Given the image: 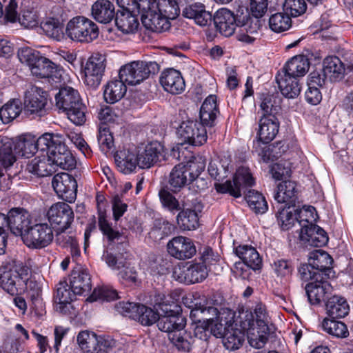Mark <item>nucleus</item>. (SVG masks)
<instances>
[{
  "instance_id": "obj_1",
  "label": "nucleus",
  "mask_w": 353,
  "mask_h": 353,
  "mask_svg": "<svg viewBox=\"0 0 353 353\" xmlns=\"http://www.w3.org/2000/svg\"><path fill=\"white\" fill-rule=\"evenodd\" d=\"M213 20L216 29L225 37L232 36L238 27L239 41L251 43L255 40L254 34H257L258 24L253 21L246 8H239L235 14L227 8H221L215 12Z\"/></svg>"
},
{
  "instance_id": "obj_2",
  "label": "nucleus",
  "mask_w": 353,
  "mask_h": 353,
  "mask_svg": "<svg viewBox=\"0 0 353 353\" xmlns=\"http://www.w3.org/2000/svg\"><path fill=\"white\" fill-rule=\"evenodd\" d=\"M55 105L76 125L85 123L87 108L77 90L70 86L61 88L55 94Z\"/></svg>"
},
{
  "instance_id": "obj_3",
  "label": "nucleus",
  "mask_w": 353,
  "mask_h": 353,
  "mask_svg": "<svg viewBox=\"0 0 353 353\" xmlns=\"http://www.w3.org/2000/svg\"><path fill=\"white\" fill-rule=\"evenodd\" d=\"M39 144L49 156V161L53 163L56 172L57 168L63 170H72L75 168L76 161L64 143L63 137L59 134L45 133L39 141Z\"/></svg>"
},
{
  "instance_id": "obj_4",
  "label": "nucleus",
  "mask_w": 353,
  "mask_h": 353,
  "mask_svg": "<svg viewBox=\"0 0 353 353\" xmlns=\"http://www.w3.org/2000/svg\"><path fill=\"white\" fill-rule=\"evenodd\" d=\"M205 163L202 158L190 160L185 164L179 163L171 170L168 183L173 192H178L188 183L196 180L204 170Z\"/></svg>"
},
{
  "instance_id": "obj_5",
  "label": "nucleus",
  "mask_w": 353,
  "mask_h": 353,
  "mask_svg": "<svg viewBox=\"0 0 353 353\" xmlns=\"http://www.w3.org/2000/svg\"><path fill=\"white\" fill-rule=\"evenodd\" d=\"M99 34L97 24L83 16L73 17L65 28V35L76 42L90 43L99 37Z\"/></svg>"
},
{
  "instance_id": "obj_6",
  "label": "nucleus",
  "mask_w": 353,
  "mask_h": 353,
  "mask_svg": "<svg viewBox=\"0 0 353 353\" xmlns=\"http://www.w3.org/2000/svg\"><path fill=\"white\" fill-rule=\"evenodd\" d=\"M159 70V66L155 61H132L121 68L119 77L125 83L135 85L148 79L150 74H156Z\"/></svg>"
},
{
  "instance_id": "obj_7",
  "label": "nucleus",
  "mask_w": 353,
  "mask_h": 353,
  "mask_svg": "<svg viewBox=\"0 0 353 353\" xmlns=\"http://www.w3.org/2000/svg\"><path fill=\"white\" fill-rule=\"evenodd\" d=\"M32 218L28 210L23 208H11L6 215L0 213V223L6 225L15 236L23 239L25 233L30 229L32 223Z\"/></svg>"
},
{
  "instance_id": "obj_8",
  "label": "nucleus",
  "mask_w": 353,
  "mask_h": 353,
  "mask_svg": "<svg viewBox=\"0 0 353 353\" xmlns=\"http://www.w3.org/2000/svg\"><path fill=\"white\" fill-rule=\"evenodd\" d=\"M254 184V179L248 168H239L234 175L233 181H227L222 184H215L217 192L229 193L230 195L239 198L241 192H245L248 188Z\"/></svg>"
},
{
  "instance_id": "obj_9",
  "label": "nucleus",
  "mask_w": 353,
  "mask_h": 353,
  "mask_svg": "<svg viewBox=\"0 0 353 353\" xmlns=\"http://www.w3.org/2000/svg\"><path fill=\"white\" fill-rule=\"evenodd\" d=\"M54 238L52 228L47 223H32L22 239L30 248L41 249L51 243Z\"/></svg>"
},
{
  "instance_id": "obj_10",
  "label": "nucleus",
  "mask_w": 353,
  "mask_h": 353,
  "mask_svg": "<svg viewBox=\"0 0 353 353\" xmlns=\"http://www.w3.org/2000/svg\"><path fill=\"white\" fill-rule=\"evenodd\" d=\"M105 57L99 53L93 54L83 67L84 83L92 88H97L101 82L105 68Z\"/></svg>"
},
{
  "instance_id": "obj_11",
  "label": "nucleus",
  "mask_w": 353,
  "mask_h": 353,
  "mask_svg": "<svg viewBox=\"0 0 353 353\" xmlns=\"http://www.w3.org/2000/svg\"><path fill=\"white\" fill-rule=\"evenodd\" d=\"M204 125L196 121H183L178 130V134L183 141L181 144L184 142L198 146L205 143L207 132Z\"/></svg>"
},
{
  "instance_id": "obj_12",
  "label": "nucleus",
  "mask_w": 353,
  "mask_h": 353,
  "mask_svg": "<svg viewBox=\"0 0 353 353\" xmlns=\"http://www.w3.org/2000/svg\"><path fill=\"white\" fill-rule=\"evenodd\" d=\"M240 326L243 331L247 332L248 340L250 345L256 349L264 347L268 340L269 328L263 332L254 324L253 315L248 313L240 321Z\"/></svg>"
},
{
  "instance_id": "obj_13",
  "label": "nucleus",
  "mask_w": 353,
  "mask_h": 353,
  "mask_svg": "<svg viewBox=\"0 0 353 353\" xmlns=\"http://www.w3.org/2000/svg\"><path fill=\"white\" fill-rule=\"evenodd\" d=\"M47 94L37 87L31 88L26 92L25 110L37 117H43L47 112Z\"/></svg>"
},
{
  "instance_id": "obj_14",
  "label": "nucleus",
  "mask_w": 353,
  "mask_h": 353,
  "mask_svg": "<svg viewBox=\"0 0 353 353\" xmlns=\"http://www.w3.org/2000/svg\"><path fill=\"white\" fill-rule=\"evenodd\" d=\"M47 217L51 225L59 226L61 230L68 228L73 221L74 213L70 206L64 202L53 204L47 212Z\"/></svg>"
},
{
  "instance_id": "obj_15",
  "label": "nucleus",
  "mask_w": 353,
  "mask_h": 353,
  "mask_svg": "<svg viewBox=\"0 0 353 353\" xmlns=\"http://www.w3.org/2000/svg\"><path fill=\"white\" fill-rule=\"evenodd\" d=\"M52 185L57 195L63 200L72 201L77 196V183L70 174L62 172L54 176Z\"/></svg>"
},
{
  "instance_id": "obj_16",
  "label": "nucleus",
  "mask_w": 353,
  "mask_h": 353,
  "mask_svg": "<svg viewBox=\"0 0 353 353\" xmlns=\"http://www.w3.org/2000/svg\"><path fill=\"white\" fill-rule=\"evenodd\" d=\"M62 14L63 9L61 7L54 6L41 23V28L46 35L57 41H60L63 37Z\"/></svg>"
},
{
  "instance_id": "obj_17",
  "label": "nucleus",
  "mask_w": 353,
  "mask_h": 353,
  "mask_svg": "<svg viewBox=\"0 0 353 353\" xmlns=\"http://www.w3.org/2000/svg\"><path fill=\"white\" fill-rule=\"evenodd\" d=\"M167 250L170 256L179 260L189 259L196 252L193 241L183 236H178L170 240L167 243Z\"/></svg>"
},
{
  "instance_id": "obj_18",
  "label": "nucleus",
  "mask_w": 353,
  "mask_h": 353,
  "mask_svg": "<svg viewBox=\"0 0 353 353\" xmlns=\"http://www.w3.org/2000/svg\"><path fill=\"white\" fill-rule=\"evenodd\" d=\"M235 253L243 262H236L232 269L233 271L243 270L245 265L253 270L261 268L262 259L254 247L241 245L235 248Z\"/></svg>"
},
{
  "instance_id": "obj_19",
  "label": "nucleus",
  "mask_w": 353,
  "mask_h": 353,
  "mask_svg": "<svg viewBox=\"0 0 353 353\" xmlns=\"http://www.w3.org/2000/svg\"><path fill=\"white\" fill-rule=\"evenodd\" d=\"M25 283L24 277L17 268L0 267V286L10 294H17L18 288Z\"/></svg>"
},
{
  "instance_id": "obj_20",
  "label": "nucleus",
  "mask_w": 353,
  "mask_h": 353,
  "mask_svg": "<svg viewBox=\"0 0 353 353\" xmlns=\"http://www.w3.org/2000/svg\"><path fill=\"white\" fill-rule=\"evenodd\" d=\"M159 82L165 91L172 94H181L185 88V81L181 73L173 68L163 71L159 78Z\"/></svg>"
},
{
  "instance_id": "obj_21",
  "label": "nucleus",
  "mask_w": 353,
  "mask_h": 353,
  "mask_svg": "<svg viewBox=\"0 0 353 353\" xmlns=\"http://www.w3.org/2000/svg\"><path fill=\"white\" fill-rule=\"evenodd\" d=\"M162 150V145L157 141H152L144 147L139 148L136 151L139 167L142 169L152 167L158 161Z\"/></svg>"
},
{
  "instance_id": "obj_22",
  "label": "nucleus",
  "mask_w": 353,
  "mask_h": 353,
  "mask_svg": "<svg viewBox=\"0 0 353 353\" xmlns=\"http://www.w3.org/2000/svg\"><path fill=\"white\" fill-rule=\"evenodd\" d=\"M43 137V134L37 138L30 134L19 137L14 145L15 153L23 157L30 158L38 150L45 152L46 148H43L39 144V141Z\"/></svg>"
},
{
  "instance_id": "obj_23",
  "label": "nucleus",
  "mask_w": 353,
  "mask_h": 353,
  "mask_svg": "<svg viewBox=\"0 0 353 353\" xmlns=\"http://www.w3.org/2000/svg\"><path fill=\"white\" fill-rule=\"evenodd\" d=\"M299 237L306 246L322 247L328 241L327 233L316 225H303Z\"/></svg>"
},
{
  "instance_id": "obj_24",
  "label": "nucleus",
  "mask_w": 353,
  "mask_h": 353,
  "mask_svg": "<svg viewBox=\"0 0 353 353\" xmlns=\"http://www.w3.org/2000/svg\"><path fill=\"white\" fill-rule=\"evenodd\" d=\"M307 299L311 304H319L330 295L332 292L330 283L323 279L307 283L305 287Z\"/></svg>"
},
{
  "instance_id": "obj_25",
  "label": "nucleus",
  "mask_w": 353,
  "mask_h": 353,
  "mask_svg": "<svg viewBox=\"0 0 353 353\" xmlns=\"http://www.w3.org/2000/svg\"><path fill=\"white\" fill-rule=\"evenodd\" d=\"M77 294L66 281H60L57 286L54 298L55 310L62 314L68 313L71 307V302Z\"/></svg>"
},
{
  "instance_id": "obj_26",
  "label": "nucleus",
  "mask_w": 353,
  "mask_h": 353,
  "mask_svg": "<svg viewBox=\"0 0 353 353\" xmlns=\"http://www.w3.org/2000/svg\"><path fill=\"white\" fill-rule=\"evenodd\" d=\"M193 199L183 200V206L187 208L180 212L177 216V223L183 230H193L199 226V217L195 212L196 205Z\"/></svg>"
},
{
  "instance_id": "obj_27",
  "label": "nucleus",
  "mask_w": 353,
  "mask_h": 353,
  "mask_svg": "<svg viewBox=\"0 0 353 353\" xmlns=\"http://www.w3.org/2000/svg\"><path fill=\"white\" fill-rule=\"evenodd\" d=\"M279 122L276 116H261L259 121L257 137L263 143L272 141L279 132Z\"/></svg>"
},
{
  "instance_id": "obj_28",
  "label": "nucleus",
  "mask_w": 353,
  "mask_h": 353,
  "mask_svg": "<svg viewBox=\"0 0 353 353\" xmlns=\"http://www.w3.org/2000/svg\"><path fill=\"white\" fill-rule=\"evenodd\" d=\"M185 319L182 314L170 311L159 316L157 325L160 330L168 332L169 335L181 332L185 327Z\"/></svg>"
},
{
  "instance_id": "obj_29",
  "label": "nucleus",
  "mask_w": 353,
  "mask_h": 353,
  "mask_svg": "<svg viewBox=\"0 0 353 353\" xmlns=\"http://www.w3.org/2000/svg\"><path fill=\"white\" fill-rule=\"evenodd\" d=\"M276 81L281 94L285 97L294 99L299 95L301 85L298 79L279 72L276 77Z\"/></svg>"
},
{
  "instance_id": "obj_30",
  "label": "nucleus",
  "mask_w": 353,
  "mask_h": 353,
  "mask_svg": "<svg viewBox=\"0 0 353 353\" xmlns=\"http://www.w3.org/2000/svg\"><path fill=\"white\" fill-rule=\"evenodd\" d=\"M70 286L79 295L89 292L92 288L91 277L87 269L78 268L72 272Z\"/></svg>"
},
{
  "instance_id": "obj_31",
  "label": "nucleus",
  "mask_w": 353,
  "mask_h": 353,
  "mask_svg": "<svg viewBox=\"0 0 353 353\" xmlns=\"http://www.w3.org/2000/svg\"><path fill=\"white\" fill-rule=\"evenodd\" d=\"M183 16L193 19L197 25L206 26L211 23L212 14L205 10L203 3H195L187 6L183 10Z\"/></svg>"
},
{
  "instance_id": "obj_32",
  "label": "nucleus",
  "mask_w": 353,
  "mask_h": 353,
  "mask_svg": "<svg viewBox=\"0 0 353 353\" xmlns=\"http://www.w3.org/2000/svg\"><path fill=\"white\" fill-rule=\"evenodd\" d=\"M332 257L325 251L321 250H314L310 254L308 263L313 268L320 274L324 273L327 277L332 273Z\"/></svg>"
},
{
  "instance_id": "obj_33",
  "label": "nucleus",
  "mask_w": 353,
  "mask_h": 353,
  "mask_svg": "<svg viewBox=\"0 0 353 353\" xmlns=\"http://www.w3.org/2000/svg\"><path fill=\"white\" fill-rule=\"evenodd\" d=\"M99 226L104 237L107 239L108 245L119 244L124 247L126 245V236L114 229L106 219L103 214L99 215Z\"/></svg>"
},
{
  "instance_id": "obj_34",
  "label": "nucleus",
  "mask_w": 353,
  "mask_h": 353,
  "mask_svg": "<svg viewBox=\"0 0 353 353\" xmlns=\"http://www.w3.org/2000/svg\"><path fill=\"white\" fill-rule=\"evenodd\" d=\"M115 161L119 170L125 174L132 173L137 166H139L136 151L130 149H123L117 152Z\"/></svg>"
},
{
  "instance_id": "obj_35",
  "label": "nucleus",
  "mask_w": 353,
  "mask_h": 353,
  "mask_svg": "<svg viewBox=\"0 0 353 353\" xmlns=\"http://www.w3.org/2000/svg\"><path fill=\"white\" fill-rule=\"evenodd\" d=\"M297 194L296 183L292 181H284L277 185L274 198L279 203L290 205L295 203Z\"/></svg>"
},
{
  "instance_id": "obj_36",
  "label": "nucleus",
  "mask_w": 353,
  "mask_h": 353,
  "mask_svg": "<svg viewBox=\"0 0 353 353\" xmlns=\"http://www.w3.org/2000/svg\"><path fill=\"white\" fill-rule=\"evenodd\" d=\"M92 15L101 23H108L114 17V6L108 0H97L92 6Z\"/></svg>"
},
{
  "instance_id": "obj_37",
  "label": "nucleus",
  "mask_w": 353,
  "mask_h": 353,
  "mask_svg": "<svg viewBox=\"0 0 353 353\" xmlns=\"http://www.w3.org/2000/svg\"><path fill=\"white\" fill-rule=\"evenodd\" d=\"M50 158L48 154L43 157H37L30 161L27 166L26 170L39 177H44L51 175L54 173L53 163L49 161Z\"/></svg>"
},
{
  "instance_id": "obj_38",
  "label": "nucleus",
  "mask_w": 353,
  "mask_h": 353,
  "mask_svg": "<svg viewBox=\"0 0 353 353\" xmlns=\"http://www.w3.org/2000/svg\"><path fill=\"white\" fill-rule=\"evenodd\" d=\"M143 26L148 30L154 32H162L170 27L169 20L157 10L143 15L141 19Z\"/></svg>"
},
{
  "instance_id": "obj_39",
  "label": "nucleus",
  "mask_w": 353,
  "mask_h": 353,
  "mask_svg": "<svg viewBox=\"0 0 353 353\" xmlns=\"http://www.w3.org/2000/svg\"><path fill=\"white\" fill-rule=\"evenodd\" d=\"M134 12L118 10L115 16V24L117 28L124 34L134 33L139 26V23Z\"/></svg>"
},
{
  "instance_id": "obj_40",
  "label": "nucleus",
  "mask_w": 353,
  "mask_h": 353,
  "mask_svg": "<svg viewBox=\"0 0 353 353\" xmlns=\"http://www.w3.org/2000/svg\"><path fill=\"white\" fill-rule=\"evenodd\" d=\"M219 113L216 97L215 95L208 96L203 101L200 109L201 123L205 125L212 126Z\"/></svg>"
},
{
  "instance_id": "obj_41",
  "label": "nucleus",
  "mask_w": 353,
  "mask_h": 353,
  "mask_svg": "<svg viewBox=\"0 0 353 353\" xmlns=\"http://www.w3.org/2000/svg\"><path fill=\"white\" fill-rule=\"evenodd\" d=\"M325 307L328 315L333 319H341L347 316L350 307L347 301L342 296L334 295L326 302Z\"/></svg>"
},
{
  "instance_id": "obj_42",
  "label": "nucleus",
  "mask_w": 353,
  "mask_h": 353,
  "mask_svg": "<svg viewBox=\"0 0 353 353\" xmlns=\"http://www.w3.org/2000/svg\"><path fill=\"white\" fill-rule=\"evenodd\" d=\"M308 69V59L305 56L299 55L289 60L281 72L298 79V77L305 75Z\"/></svg>"
},
{
  "instance_id": "obj_43",
  "label": "nucleus",
  "mask_w": 353,
  "mask_h": 353,
  "mask_svg": "<svg viewBox=\"0 0 353 353\" xmlns=\"http://www.w3.org/2000/svg\"><path fill=\"white\" fill-rule=\"evenodd\" d=\"M122 79L109 81L104 90V99L110 103H114L121 100L126 93L127 88Z\"/></svg>"
},
{
  "instance_id": "obj_44",
  "label": "nucleus",
  "mask_w": 353,
  "mask_h": 353,
  "mask_svg": "<svg viewBox=\"0 0 353 353\" xmlns=\"http://www.w3.org/2000/svg\"><path fill=\"white\" fill-rule=\"evenodd\" d=\"M234 323V314L228 312L217 315L208 325L212 334L221 338Z\"/></svg>"
},
{
  "instance_id": "obj_45",
  "label": "nucleus",
  "mask_w": 353,
  "mask_h": 353,
  "mask_svg": "<svg viewBox=\"0 0 353 353\" xmlns=\"http://www.w3.org/2000/svg\"><path fill=\"white\" fill-rule=\"evenodd\" d=\"M236 325L234 323L228 330H226V332L221 337L223 345L229 350L239 349L244 341V332L236 328Z\"/></svg>"
},
{
  "instance_id": "obj_46",
  "label": "nucleus",
  "mask_w": 353,
  "mask_h": 353,
  "mask_svg": "<svg viewBox=\"0 0 353 353\" xmlns=\"http://www.w3.org/2000/svg\"><path fill=\"white\" fill-rule=\"evenodd\" d=\"M174 230V225L167 220L163 219H156L154 221L153 226L149 232V236L155 241H160L172 234Z\"/></svg>"
},
{
  "instance_id": "obj_47",
  "label": "nucleus",
  "mask_w": 353,
  "mask_h": 353,
  "mask_svg": "<svg viewBox=\"0 0 353 353\" xmlns=\"http://www.w3.org/2000/svg\"><path fill=\"white\" fill-rule=\"evenodd\" d=\"M260 108L262 116H276L281 110L280 99L274 94H263L261 97Z\"/></svg>"
},
{
  "instance_id": "obj_48",
  "label": "nucleus",
  "mask_w": 353,
  "mask_h": 353,
  "mask_svg": "<svg viewBox=\"0 0 353 353\" xmlns=\"http://www.w3.org/2000/svg\"><path fill=\"white\" fill-rule=\"evenodd\" d=\"M17 159L12 149V143L7 138L0 137V168L8 169L13 165Z\"/></svg>"
},
{
  "instance_id": "obj_49",
  "label": "nucleus",
  "mask_w": 353,
  "mask_h": 353,
  "mask_svg": "<svg viewBox=\"0 0 353 353\" xmlns=\"http://www.w3.org/2000/svg\"><path fill=\"white\" fill-rule=\"evenodd\" d=\"M345 71L343 63L337 57H327L323 61V72L331 80L342 75Z\"/></svg>"
},
{
  "instance_id": "obj_50",
  "label": "nucleus",
  "mask_w": 353,
  "mask_h": 353,
  "mask_svg": "<svg viewBox=\"0 0 353 353\" xmlns=\"http://www.w3.org/2000/svg\"><path fill=\"white\" fill-rule=\"evenodd\" d=\"M77 343L84 353H97V335L88 330L80 332L77 337Z\"/></svg>"
},
{
  "instance_id": "obj_51",
  "label": "nucleus",
  "mask_w": 353,
  "mask_h": 353,
  "mask_svg": "<svg viewBox=\"0 0 353 353\" xmlns=\"http://www.w3.org/2000/svg\"><path fill=\"white\" fill-rule=\"evenodd\" d=\"M245 199L250 208L257 214H263L268 209V203L262 194L249 190L245 195Z\"/></svg>"
},
{
  "instance_id": "obj_52",
  "label": "nucleus",
  "mask_w": 353,
  "mask_h": 353,
  "mask_svg": "<svg viewBox=\"0 0 353 353\" xmlns=\"http://www.w3.org/2000/svg\"><path fill=\"white\" fill-rule=\"evenodd\" d=\"M21 110V103L19 100L10 101L0 108V119L3 123H8L17 118Z\"/></svg>"
},
{
  "instance_id": "obj_53",
  "label": "nucleus",
  "mask_w": 353,
  "mask_h": 353,
  "mask_svg": "<svg viewBox=\"0 0 353 353\" xmlns=\"http://www.w3.org/2000/svg\"><path fill=\"white\" fill-rule=\"evenodd\" d=\"M248 313H250L253 315L254 324L255 326H257L259 329H263V332L264 330H267L268 327L269 323V315L267 312L266 306L262 303H258L254 306L253 309V312H246L243 314L241 318H243L245 315Z\"/></svg>"
},
{
  "instance_id": "obj_54",
  "label": "nucleus",
  "mask_w": 353,
  "mask_h": 353,
  "mask_svg": "<svg viewBox=\"0 0 353 353\" xmlns=\"http://www.w3.org/2000/svg\"><path fill=\"white\" fill-rule=\"evenodd\" d=\"M322 327L327 334L336 338H345L349 332L345 323L332 319H324Z\"/></svg>"
},
{
  "instance_id": "obj_55",
  "label": "nucleus",
  "mask_w": 353,
  "mask_h": 353,
  "mask_svg": "<svg viewBox=\"0 0 353 353\" xmlns=\"http://www.w3.org/2000/svg\"><path fill=\"white\" fill-rule=\"evenodd\" d=\"M292 24L290 17L285 13L278 12L272 14L269 19L270 28L276 32L288 30Z\"/></svg>"
},
{
  "instance_id": "obj_56",
  "label": "nucleus",
  "mask_w": 353,
  "mask_h": 353,
  "mask_svg": "<svg viewBox=\"0 0 353 353\" xmlns=\"http://www.w3.org/2000/svg\"><path fill=\"white\" fill-rule=\"evenodd\" d=\"M187 271L188 284L201 282L208 274V268L202 263H194L187 266Z\"/></svg>"
},
{
  "instance_id": "obj_57",
  "label": "nucleus",
  "mask_w": 353,
  "mask_h": 353,
  "mask_svg": "<svg viewBox=\"0 0 353 353\" xmlns=\"http://www.w3.org/2000/svg\"><path fill=\"white\" fill-rule=\"evenodd\" d=\"M169 340L179 350L190 352L194 342L192 337L188 334L181 332L169 334Z\"/></svg>"
},
{
  "instance_id": "obj_58",
  "label": "nucleus",
  "mask_w": 353,
  "mask_h": 353,
  "mask_svg": "<svg viewBox=\"0 0 353 353\" xmlns=\"http://www.w3.org/2000/svg\"><path fill=\"white\" fill-rule=\"evenodd\" d=\"M157 11L168 20L175 19L179 14L178 4L174 0H157Z\"/></svg>"
},
{
  "instance_id": "obj_59",
  "label": "nucleus",
  "mask_w": 353,
  "mask_h": 353,
  "mask_svg": "<svg viewBox=\"0 0 353 353\" xmlns=\"http://www.w3.org/2000/svg\"><path fill=\"white\" fill-rule=\"evenodd\" d=\"M159 319V315L156 311L143 305H140L137 316L134 317V320L143 325H151L157 321L158 322Z\"/></svg>"
},
{
  "instance_id": "obj_60",
  "label": "nucleus",
  "mask_w": 353,
  "mask_h": 353,
  "mask_svg": "<svg viewBox=\"0 0 353 353\" xmlns=\"http://www.w3.org/2000/svg\"><path fill=\"white\" fill-rule=\"evenodd\" d=\"M54 64L48 59L41 56L30 70L34 76L39 78H46L50 74V70H52Z\"/></svg>"
},
{
  "instance_id": "obj_61",
  "label": "nucleus",
  "mask_w": 353,
  "mask_h": 353,
  "mask_svg": "<svg viewBox=\"0 0 353 353\" xmlns=\"http://www.w3.org/2000/svg\"><path fill=\"white\" fill-rule=\"evenodd\" d=\"M219 314L217 308L213 306H199L192 310L190 317L196 318L201 316V322L209 324Z\"/></svg>"
},
{
  "instance_id": "obj_62",
  "label": "nucleus",
  "mask_w": 353,
  "mask_h": 353,
  "mask_svg": "<svg viewBox=\"0 0 353 353\" xmlns=\"http://www.w3.org/2000/svg\"><path fill=\"white\" fill-rule=\"evenodd\" d=\"M283 8L285 14L296 17L305 12L307 4L305 0H285Z\"/></svg>"
},
{
  "instance_id": "obj_63",
  "label": "nucleus",
  "mask_w": 353,
  "mask_h": 353,
  "mask_svg": "<svg viewBox=\"0 0 353 353\" xmlns=\"http://www.w3.org/2000/svg\"><path fill=\"white\" fill-rule=\"evenodd\" d=\"M117 297V293L115 290L106 287H99L94 288L92 294L88 298V300L90 302L93 301H110L115 299Z\"/></svg>"
},
{
  "instance_id": "obj_64",
  "label": "nucleus",
  "mask_w": 353,
  "mask_h": 353,
  "mask_svg": "<svg viewBox=\"0 0 353 353\" xmlns=\"http://www.w3.org/2000/svg\"><path fill=\"white\" fill-rule=\"evenodd\" d=\"M98 142L102 151L107 152L114 146V139L106 125H101L99 130Z\"/></svg>"
}]
</instances>
